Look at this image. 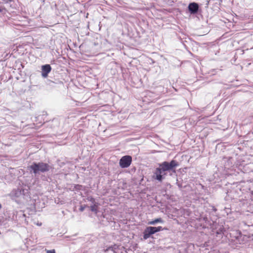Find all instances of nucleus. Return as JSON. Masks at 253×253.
<instances>
[{
  "label": "nucleus",
  "instance_id": "nucleus-2",
  "mask_svg": "<svg viewBox=\"0 0 253 253\" xmlns=\"http://www.w3.org/2000/svg\"><path fill=\"white\" fill-rule=\"evenodd\" d=\"M30 168L35 174L39 171L44 172L49 170V166L47 164L42 162L34 163Z\"/></svg>",
  "mask_w": 253,
  "mask_h": 253
},
{
  "label": "nucleus",
  "instance_id": "nucleus-1",
  "mask_svg": "<svg viewBox=\"0 0 253 253\" xmlns=\"http://www.w3.org/2000/svg\"><path fill=\"white\" fill-rule=\"evenodd\" d=\"M159 167L157 168L154 172L153 178L161 182L164 176L167 175V171L172 170L178 166V163L172 160L169 163L164 162L159 164Z\"/></svg>",
  "mask_w": 253,
  "mask_h": 253
},
{
  "label": "nucleus",
  "instance_id": "nucleus-13",
  "mask_svg": "<svg viewBox=\"0 0 253 253\" xmlns=\"http://www.w3.org/2000/svg\"><path fill=\"white\" fill-rule=\"evenodd\" d=\"M84 207L81 206V207H80V211H84Z\"/></svg>",
  "mask_w": 253,
  "mask_h": 253
},
{
  "label": "nucleus",
  "instance_id": "nucleus-4",
  "mask_svg": "<svg viewBox=\"0 0 253 253\" xmlns=\"http://www.w3.org/2000/svg\"><path fill=\"white\" fill-rule=\"evenodd\" d=\"M156 233L154 227L149 226L146 228L143 232V239L145 240L149 238L152 234Z\"/></svg>",
  "mask_w": 253,
  "mask_h": 253
},
{
  "label": "nucleus",
  "instance_id": "nucleus-15",
  "mask_svg": "<svg viewBox=\"0 0 253 253\" xmlns=\"http://www.w3.org/2000/svg\"><path fill=\"white\" fill-rule=\"evenodd\" d=\"M37 225L38 226H41V225H42V223H37Z\"/></svg>",
  "mask_w": 253,
  "mask_h": 253
},
{
  "label": "nucleus",
  "instance_id": "nucleus-6",
  "mask_svg": "<svg viewBox=\"0 0 253 253\" xmlns=\"http://www.w3.org/2000/svg\"><path fill=\"white\" fill-rule=\"evenodd\" d=\"M198 8H199L198 4L196 3L193 2V3H191L189 4L188 9H189V11L191 13H196L198 10Z\"/></svg>",
  "mask_w": 253,
  "mask_h": 253
},
{
  "label": "nucleus",
  "instance_id": "nucleus-9",
  "mask_svg": "<svg viewBox=\"0 0 253 253\" xmlns=\"http://www.w3.org/2000/svg\"><path fill=\"white\" fill-rule=\"evenodd\" d=\"M119 248V246L116 244H114V245L109 247V249H111V251H113L114 253H117V250Z\"/></svg>",
  "mask_w": 253,
  "mask_h": 253
},
{
  "label": "nucleus",
  "instance_id": "nucleus-5",
  "mask_svg": "<svg viewBox=\"0 0 253 253\" xmlns=\"http://www.w3.org/2000/svg\"><path fill=\"white\" fill-rule=\"evenodd\" d=\"M51 67L49 64H46L42 66V75L44 78H46L48 73L50 72Z\"/></svg>",
  "mask_w": 253,
  "mask_h": 253
},
{
  "label": "nucleus",
  "instance_id": "nucleus-12",
  "mask_svg": "<svg viewBox=\"0 0 253 253\" xmlns=\"http://www.w3.org/2000/svg\"><path fill=\"white\" fill-rule=\"evenodd\" d=\"M89 201L91 202L92 203H95V199L93 198H90Z\"/></svg>",
  "mask_w": 253,
  "mask_h": 253
},
{
  "label": "nucleus",
  "instance_id": "nucleus-8",
  "mask_svg": "<svg viewBox=\"0 0 253 253\" xmlns=\"http://www.w3.org/2000/svg\"><path fill=\"white\" fill-rule=\"evenodd\" d=\"M90 210L95 213L98 211V203H95L94 205L90 207Z\"/></svg>",
  "mask_w": 253,
  "mask_h": 253
},
{
  "label": "nucleus",
  "instance_id": "nucleus-3",
  "mask_svg": "<svg viewBox=\"0 0 253 253\" xmlns=\"http://www.w3.org/2000/svg\"><path fill=\"white\" fill-rule=\"evenodd\" d=\"M131 162V156L126 155L121 158L119 162V165L122 168H127L130 166Z\"/></svg>",
  "mask_w": 253,
  "mask_h": 253
},
{
  "label": "nucleus",
  "instance_id": "nucleus-14",
  "mask_svg": "<svg viewBox=\"0 0 253 253\" xmlns=\"http://www.w3.org/2000/svg\"><path fill=\"white\" fill-rule=\"evenodd\" d=\"M109 250H111V249H109V247L108 248H107L106 249L104 250V252H107Z\"/></svg>",
  "mask_w": 253,
  "mask_h": 253
},
{
  "label": "nucleus",
  "instance_id": "nucleus-16",
  "mask_svg": "<svg viewBox=\"0 0 253 253\" xmlns=\"http://www.w3.org/2000/svg\"><path fill=\"white\" fill-rule=\"evenodd\" d=\"M1 208H2L1 205L0 204V210L1 209Z\"/></svg>",
  "mask_w": 253,
  "mask_h": 253
},
{
  "label": "nucleus",
  "instance_id": "nucleus-10",
  "mask_svg": "<svg viewBox=\"0 0 253 253\" xmlns=\"http://www.w3.org/2000/svg\"><path fill=\"white\" fill-rule=\"evenodd\" d=\"M154 228L155 229L156 233L163 230V228H162V226L154 227Z\"/></svg>",
  "mask_w": 253,
  "mask_h": 253
},
{
  "label": "nucleus",
  "instance_id": "nucleus-11",
  "mask_svg": "<svg viewBox=\"0 0 253 253\" xmlns=\"http://www.w3.org/2000/svg\"><path fill=\"white\" fill-rule=\"evenodd\" d=\"M47 253H55V251L54 250H48L47 251Z\"/></svg>",
  "mask_w": 253,
  "mask_h": 253
},
{
  "label": "nucleus",
  "instance_id": "nucleus-7",
  "mask_svg": "<svg viewBox=\"0 0 253 253\" xmlns=\"http://www.w3.org/2000/svg\"><path fill=\"white\" fill-rule=\"evenodd\" d=\"M158 222L163 223L164 222V220L161 218H156V219H154L153 220L149 221L148 222V224L154 225L156 223H158Z\"/></svg>",
  "mask_w": 253,
  "mask_h": 253
}]
</instances>
